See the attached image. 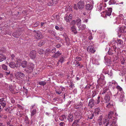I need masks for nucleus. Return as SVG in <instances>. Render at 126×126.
<instances>
[{
  "instance_id": "nucleus-39",
  "label": "nucleus",
  "mask_w": 126,
  "mask_h": 126,
  "mask_svg": "<svg viewBox=\"0 0 126 126\" xmlns=\"http://www.w3.org/2000/svg\"><path fill=\"white\" fill-rule=\"evenodd\" d=\"M94 113H91L88 116V118L90 119H92L94 117Z\"/></svg>"
},
{
  "instance_id": "nucleus-13",
  "label": "nucleus",
  "mask_w": 126,
  "mask_h": 126,
  "mask_svg": "<svg viewBox=\"0 0 126 126\" xmlns=\"http://www.w3.org/2000/svg\"><path fill=\"white\" fill-rule=\"evenodd\" d=\"M104 62L106 65H108V66H109L111 62V59L109 58H108L107 56H105Z\"/></svg>"
},
{
  "instance_id": "nucleus-61",
  "label": "nucleus",
  "mask_w": 126,
  "mask_h": 126,
  "mask_svg": "<svg viewBox=\"0 0 126 126\" xmlns=\"http://www.w3.org/2000/svg\"><path fill=\"white\" fill-rule=\"evenodd\" d=\"M58 0H52L53 1L54 3L55 4H57V3Z\"/></svg>"
},
{
  "instance_id": "nucleus-17",
  "label": "nucleus",
  "mask_w": 126,
  "mask_h": 126,
  "mask_svg": "<svg viewBox=\"0 0 126 126\" xmlns=\"http://www.w3.org/2000/svg\"><path fill=\"white\" fill-rule=\"evenodd\" d=\"M87 50L88 52L91 53H94L95 51L94 47L91 46H89L88 47Z\"/></svg>"
},
{
  "instance_id": "nucleus-33",
  "label": "nucleus",
  "mask_w": 126,
  "mask_h": 126,
  "mask_svg": "<svg viewBox=\"0 0 126 126\" xmlns=\"http://www.w3.org/2000/svg\"><path fill=\"white\" fill-rule=\"evenodd\" d=\"M71 32L74 33L75 34H76L77 33L75 27L74 26H73L71 27Z\"/></svg>"
},
{
  "instance_id": "nucleus-54",
  "label": "nucleus",
  "mask_w": 126,
  "mask_h": 126,
  "mask_svg": "<svg viewBox=\"0 0 126 126\" xmlns=\"http://www.w3.org/2000/svg\"><path fill=\"white\" fill-rule=\"evenodd\" d=\"M40 24V22L39 21L36 22L34 24V27H36L38 26Z\"/></svg>"
},
{
  "instance_id": "nucleus-19",
  "label": "nucleus",
  "mask_w": 126,
  "mask_h": 126,
  "mask_svg": "<svg viewBox=\"0 0 126 126\" xmlns=\"http://www.w3.org/2000/svg\"><path fill=\"white\" fill-rule=\"evenodd\" d=\"M30 56L31 59H34L36 57V52L34 50L31 51L30 54Z\"/></svg>"
},
{
  "instance_id": "nucleus-14",
  "label": "nucleus",
  "mask_w": 126,
  "mask_h": 126,
  "mask_svg": "<svg viewBox=\"0 0 126 126\" xmlns=\"http://www.w3.org/2000/svg\"><path fill=\"white\" fill-rule=\"evenodd\" d=\"M16 75L17 78L19 79H23L25 76V75L23 73L20 72H17L16 74Z\"/></svg>"
},
{
  "instance_id": "nucleus-41",
  "label": "nucleus",
  "mask_w": 126,
  "mask_h": 126,
  "mask_svg": "<svg viewBox=\"0 0 126 126\" xmlns=\"http://www.w3.org/2000/svg\"><path fill=\"white\" fill-rule=\"evenodd\" d=\"M85 33V34H86L87 35H90L92 34V33L91 30L89 29H88L87 31H86Z\"/></svg>"
},
{
  "instance_id": "nucleus-18",
  "label": "nucleus",
  "mask_w": 126,
  "mask_h": 126,
  "mask_svg": "<svg viewBox=\"0 0 126 126\" xmlns=\"http://www.w3.org/2000/svg\"><path fill=\"white\" fill-rule=\"evenodd\" d=\"M78 7L79 9H82L84 6V4L83 1H80L78 3Z\"/></svg>"
},
{
  "instance_id": "nucleus-34",
  "label": "nucleus",
  "mask_w": 126,
  "mask_h": 126,
  "mask_svg": "<svg viewBox=\"0 0 126 126\" xmlns=\"http://www.w3.org/2000/svg\"><path fill=\"white\" fill-rule=\"evenodd\" d=\"M86 25L84 24H83L82 25V26L79 25L78 27L79 28V30H84L86 28Z\"/></svg>"
},
{
  "instance_id": "nucleus-23",
  "label": "nucleus",
  "mask_w": 126,
  "mask_h": 126,
  "mask_svg": "<svg viewBox=\"0 0 126 126\" xmlns=\"http://www.w3.org/2000/svg\"><path fill=\"white\" fill-rule=\"evenodd\" d=\"M27 62L25 60H23L21 62V65L23 68H25L27 67L28 65Z\"/></svg>"
},
{
  "instance_id": "nucleus-11",
  "label": "nucleus",
  "mask_w": 126,
  "mask_h": 126,
  "mask_svg": "<svg viewBox=\"0 0 126 126\" xmlns=\"http://www.w3.org/2000/svg\"><path fill=\"white\" fill-rule=\"evenodd\" d=\"M118 33H120V35L123 33L126 32V27L125 26H123L120 28H118Z\"/></svg>"
},
{
  "instance_id": "nucleus-36",
  "label": "nucleus",
  "mask_w": 126,
  "mask_h": 126,
  "mask_svg": "<svg viewBox=\"0 0 126 126\" xmlns=\"http://www.w3.org/2000/svg\"><path fill=\"white\" fill-rule=\"evenodd\" d=\"M113 102L112 101H110L106 106L107 108H109L112 107L113 106Z\"/></svg>"
},
{
  "instance_id": "nucleus-24",
  "label": "nucleus",
  "mask_w": 126,
  "mask_h": 126,
  "mask_svg": "<svg viewBox=\"0 0 126 126\" xmlns=\"http://www.w3.org/2000/svg\"><path fill=\"white\" fill-rule=\"evenodd\" d=\"M106 6V5L104 3L102 2L101 3L99 6H98V8L99 10H103L104 9V8Z\"/></svg>"
},
{
  "instance_id": "nucleus-21",
  "label": "nucleus",
  "mask_w": 126,
  "mask_h": 126,
  "mask_svg": "<svg viewBox=\"0 0 126 126\" xmlns=\"http://www.w3.org/2000/svg\"><path fill=\"white\" fill-rule=\"evenodd\" d=\"M72 15L71 14L69 16L66 15L64 17V19L66 22H69L72 19Z\"/></svg>"
},
{
  "instance_id": "nucleus-9",
  "label": "nucleus",
  "mask_w": 126,
  "mask_h": 126,
  "mask_svg": "<svg viewBox=\"0 0 126 126\" xmlns=\"http://www.w3.org/2000/svg\"><path fill=\"white\" fill-rule=\"evenodd\" d=\"M101 94L103 95L105 94L106 95H110L111 93L110 90L108 88H104L103 90L101 91Z\"/></svg>"
},
{
  "instance_id": "nucleus-57",
  "label": "nucleus",
  "mask_w": 126,
  "mask_h": 126,
  "mask_svg": "<svg viewBox=\"0 0 126 126\" xmlns=\"http://www.w3.org/2000/svg\"><path fill=\"white\" fill-rule=\"evenodd\" d=\"M51 50L49 48H47L45 52L46 53H49L50 52Z\"/></svg>"
},
{
  "instance_id": "nucleus-44",
  "label": "nucleus",
  "mask_w": 126,
  "mask_h": 126,
  "mask_svg": "<svg viewBox=\"0 0 126 126\" xmlns=\"http://www.w3.org/2000/svg\"><path fill=\"white\" fill-rule=\"evenodd\" d=\"M1 67L2 69L5 70H7V66L4 64H3L1 65Z\"/></svg>"
},
{
  "instance_id": "nucleus-32",
  "label": "nucleus",
  "mask_w": 126,
  "mask_h": 126,
  "mask_svg": "<svg viewBox=\"0 0 126 126\" xmlns=\"http://www.w3.org/2000/svg\"><path fill=\"white\" fill-rule=\"evenodd\" d=\"M66 115H63L61 116L60 117L59 119L60 120L62 121H64L66 120Z\"/></svg>"
},
{
  "instance_id": "nucleus-10",
  "label": "nucleus",
  "mask_w": 126,
  "mask_h": 126,
  "mask_svg": "<svg viewBox=\"0 0 126 126\" xmlns=\"http://www.w3.org/2000/svg\"><path fill=\"white\" fill-rule=\"evenodd\" d=\"M117 85V83L114 80L112 81L111 82H110L108 83L109 87L110 88H111L113 89L115 88V87Z\"/></svg>"
},
{
  "instance_id": "nucleus-12",
  "label": "nucleus",
  "mask_w": 126,
  "mask_h": 126,
  "mask_svg": "<svg viewBox=\"0 0 126 126\" xmlns=\"http://www.w3.org/2000/svg\"><path fill=\"white\" fill-rule=\"evenodd\" d=\"M117 19L118 21L120 20L121 22H122V24L126 25V20L123 19V16L122 15H120V16H119L117 18Z\"/></svg>"
},
{
  "instance_id": "nucleus-35",
  "label": "nucleus",
  "mask_w": 126,
  "mask_h": 126,
  "mask_svg": "<svg viewBox=\"0 0 126 126\" xmlns=\"http://www.w3.org/2000/svg\"><path fill=\"white\" fill-rule=\"evenodd\" d=\"M24 122L26 124H29L30 122L29 118L27 116V115L25 116V117L24 119Z\"/></svg>"
},
{
  "instance_id": "nucleus-60",
  "label": "nucleus",
  "mask_w": 126,
  "mask_h": 126,
  "mask_svg": "<svg viewBox=\"0 0 126 126\" xmlns=\"http://www.w3.org/2000/svg\"><path fill=\"white\" fill-rule=\"evenodd\" d=\"M56 48H54L53 49H52V53H55L56 51Z\"/></svg>"
},
{
  "instance_id": "nucleus-26",
  "label": "nucleus",
  "mask_w": 126,
  "mask_h": 126,
  "mask_svg": "<svg viewBox=\"0 0 126 126\" xmlns=\"http://www.w3.org/2000/svg\"><path fill=\"white\" fill-rule=\"evenodd\" d=\"M67 120L69 122H72L73 120V117L72 114H70L69 115L67 118Z\"/></svg>"
},
{
  "instance_id": "nucleus-30",
  "label": "nucleus",
  "mask_w": 126,
  "mask_h": 126,
  "mask_svg": "<svg viewBox=\"0 0 126 126\" xmlns=\"http://www.w3.org/2000/svg\"><path fill=\"white\" fill-rule=\"evenodd\" d=\"M101 111L100 109L99 108H97L95 109V111L94 113L96 115H98L100 113Z\"/></svg>"
},
{
  "instance_id": "nucleus-1",
  "label": "nucleus",
  "mask_w": 126,
  "mask_h": 126,
  "mask_svg": "<svg viewBox=\"0 0 126 126\" xmlns=\"http://www.w3.org/2000/svg\"><path fill=\"white\" fill-rule=\"evenodd\" d=\"M113 114V112L112 111H110L109 113L108 114L109 120L108 122L106 123L104 119L103 124L104 126H113L116 123V119L112 117ZM105 120H106L105 119Z\"/></svg>"
},
{
  "instance_id": "nucleus-20",
  "label": "nucleus",
  "mask_w": 126,
  "mask_h": 126,
  "mask_svg": "<svg viewBox=\"0 0 126 126\" xmlns=\"http://www.w3.org/2000/svg\"><path fill=\"white\" fill-rule=\"evenodd\" d=\"M85 7L86 10L88 11H90L92 10L93 6L91 3H87L85 5Z\"/></svg>"
},
{
  "instance_id": "nucleus-25",
  "label": "nucleus",
  "mask_w": 126,
  "mask_h": 126,
  "mask_svg": "<svg viewBox=\"0 0 126 126\" xmlns=\"http://www.w3.org/2000/svg\"><path fill=\"white\" fill-rule=\"evenodd\" d=\"M8 64L9 66L11 68H14L16 67H17L16 64H15L14 62H11Z\"/></svg>"
},
{
  "instance_id": "nucleus-64",
  "label": "nucleus",
  "mask_w": 126,
  "mask_h": 126,
  "mask_svg": "<svg viewBox=\"0 0 126 126\" xmlns=\"http://www.w3.org/2000/svg\"><path fill=\"white\" fill-rule=\"evenodd\" d=\"M11 102L12 103H14L15 102V101L13 98H11Z\"/></svg>"
},
{
  "instance_id": "nucleus-53",
  "label": "nucleus",
  "mask_w": 126,
  "mask_h": 126,
  "mask_svg": "<svg viewBox=\"0 0 126 126\" xmlns=\"http://www.w3.org/2000/svg\"><path fill=\"white\" fill-rule=\"evenodd\" d=\"M65 123L63 122H61L59 123V125L60 126H64L65 125Z\"/></svg>"
},
{
  "instance_id": "nucleus-38",
  "label": "nucleus",
  "mask_w": 126,
  "mask_h": 126,
  "mask_svg": "<svg viewBox=\"0 0 126 126\" xmlns=\"http://www.w3.org/2000/svg\"><path fill=\"white\" fill-rule=\"evenodd\" d=\"M38 84L40 85L44 86L46 84V82L45 81H41L39 82Z\"/></svg>"
},
{
  "instance_id": "nucleus-8",
  "label": "nucleus",
  "mask_w": 126,
  "mask_h": 126,
  "mask_svg": "<svg viewBox=\"0 0 126 126\" xmlns=\"http://www.w3.org/2000/svg\"><path fill=\"white\" fill-rule=\"evenodd\" d=\"M119 92L118 91L117 93L116 94L114 95V96H118L119 101L122 102L123 100L124 95L123 93H119Z\"/></svg>"
},
{
  "instance_id": "nucleus-62",
  "label": "nucleus",
  "mask_w": 126,
  "mask_h": 126,
  "mask_svg": "<svg viewBox=\"0 0 126 126\" xmlns=\"http://www.w3.org/2000/svg\"><path fill=\"white\" fill-rule=\"evenodd\" d=\"M88 21V19L86 18H85L83 20V22L87 23Z\"/></svg>"
},
{
  "instance_id": "nucleus-7",
  "label": "nucleus",
  "mask_w": 126,
  "mask_h": 126,
  "mask_svg": "<svg viewBox=\"0 0 126 126\" xmlns=\"http://www.w3.org/2000/svg\"><path fill=\"white\" fill-rule=\"evenodd\" d=\"M33 32L34 36L36 39H40L42 37V35L41 32L39 31L34 30L33 31Z\"/></svg>"
},
{
  "instance_id": "nucleus-59",
  "label": "nucleus",
  "mask_w": 126,
  "mask_h": 126,
  "mask_svg": "<svg viewBox=\"0 0 126 126\" xmlns=\"http://www.w3.org/2000/svg\"><path fill=\"white\" fill-rule=\"evenodd\" d=\"M61 46V45L60 44H57L56 46V47L57 48H59Z\"/></svg>"
},
{
  "instance_id": "nucleus-22",
  "label": "nucleus",
  "mask_w": 126,
  "mask_h": 126,
  "mask_svg": "<svg viewBox=\"0 0 126 126\" xmlns=\"http://www.w3.org/2000/svg\"><path fill=\"white\" fill-rule=\"evenodd\" d=\"M3 98L0 99V104L2 106L3 108L5 107L6 105V101Z\"/></svg>"
},
{
  "instance_id": "nucleus-56",
  "label": "nucleus",
  "mask_w": 126,
  "mask_h": 126,
  "mask_svg": "<svg viewBox=\"0 0 126 126\" xmlns=\"http://www.w3.org/2000/svg\"><path fill=\"white\" fill-rule=\"evenodd\" d=\"M79 119L76 120H75L73 122V123H78L79 122Z\"/></svg>"
},
{
  "instance_id": "nucleus-31",
  "label": "nucleus",
  "mask_w": 126,
  "mask_h": 126,
  "mask_svg": "<svg viewBox=\"0 0 126 126\" xmlns=\"http://www.w3.org/2000/svg\"><path fill=\"white\" fill-rule=\"evenodd\" d=\"M6 58V57L5 56L2 54H0V62H2L5 60Z\"/></svg>"
},
{
  "instance_id": "nucleus-28",
  "label": "nucleus",
  "mask_w": 126,
  "mask_h": 126,
  "mask_svg": "<svg viewBox=\"0 0 126 126\" xmlns=\"http://www.w3.org/2000/svg\"><path fill=\"white\" fill-rule=\"evenodd\" d=\"M110 95H106L104 97V100L106 103L109 102L110 100Z\"/></svg>"
},
{
  "instance_id": "nucleus-51",
  "label": "nucleus",
  "mask_w": 126,
  "mask_h": 126,
  "mask_svg": "<svg viewBox=\"0 0 126 126\" xmlns=\"http://www.w3.org/2000/svg\"><path fill=\"white\" fill-rule=\"evenodd\" d=\"M91 86V85L90 84H87L85 87V88L87 89H89Z\"/></svg>"
},
{
  "instance_id": "nucleus-37",
  "label": "nucleus",
  "mask_w": 126,
  "mask_h": 126,
  "mask_svg": "<svg viewBox=\"0 0 126 126\" xmlns=\"http://www.w3.org/2000/svg\"><path fill=\"white\" fill-rule=\"evenodd\" d=\"M76 23L77 25H78V27L79 25H80L81 23V20L79 19H77L76 21Z\"/></svg>"
},
{
  "instance_id": "nucleus-42",
  "label": "nucleus",
  "mask_w": 126,
  "mask_h": 126,
  "mask_svg": "<svg viewBox=\"0 0 126 126\" xmlns=\"http://www.w3.org/2000/svg\"><path fill=\"white\" fill-rule=\"evenodd\" d=\"M116 2L115 0H110L109 3L110 5L114 4Z\"/></svg>"
},
{
  "instance_id": "nucleus-55",
  "label": "nucleus",
  "mask_w": 126,
  "mask_h": 126,
  "mask_svg": "<svg viewBox=\"0 0 126 126\" xmlns=\"http://www.w3.org/2000/svg\"><path fill=\"white\" fill-rule=\"evenodd\" d=\"M121 60V63L123 64H124L125 62V60L124 58H123V59H122Z\"/></svg>"
},
{
  "instance_id": "nucleus-4",
  "label": "nucleus",
  "mask_w": 126,
  "mask_h": 126,
  "mask_svg": "<svg viewBox=\"0 0 126 126\" xmlns=\"http://www.w3.org/2000/svg\"><path fill=\"white\" fill-rule=\"evenodd\" d=\"M34 68V65L32 63H29L25 71L27 73H31L33 72Z\"/></svg>"
},
{
  "instance_id": "nucleus-48",
  "label": "nucleus",
  "mask_w": 126,
  "mask_h": 126,
  "mask_svg": "<svg viewBox=\"0 0 126 126\" xmlns=\"http://www.w3.org/2000/svg\"><path fill=\"white\" fill-rule=\"evenodd\" d=\"M9 90L11 92H12L13 90V88L12 86V85L9 86Z\"/></svg>"
},
{
  "instance_id": "nucleus-46",
  "label": "nucleus",
  "mask_w": 126,
  "mask_h": 126,
  "mask_svg": "<svg viewBox=\"0 0 126 126\" xmlns=\"http://www.w3.org/2000/svg\"><path fill=\"white\" fill-rule=\"evenodd\" d=\"M54 3L53 1H52V0H51L50 2L48 3V6H50L53 5Z\"/></svg>"
},
{
  "instance_id": "nucleus-49",
  "label": "nucleus",
  "mask_w": 126,
  "mask_h": 126,
  "mask_svg": "<svg viewBox=\"0 0 126 126\" xmlns=\"http://www.w3.org/2000/svg\"><path fill=\"white\" fill-rule=\"evenodd\" d=\"M76 23V21L75 20H73L71 22V24L72 26H74Z\"/></svg>"
},
{
  "instance_id": "nucleus-27",
  "label": "nucleus",
  "mask_w": 126,
  "mask_h": 126,
  "mask_svg": "<svg viewBox=\"0 0 126 126\" xmlns=\"http://www.w3.org/2000/svg\"><path fill=\"white\" fill-rule=\"evenodd\" d=\"M62 53L59 51H57L55 54L52 55V57L55 58H57L59 56L61 55Z\"/></svg>"
},
{
  "instance_id": "nucleus-29",
  "label": "nucleus",
  "mask_w": 126,
  "mask_h": 126,
  "mask_svg": "<svg viewBox=\"0 0 126 126\" xmlns=\"http://www.w3.org/2000/svg\"><path fill=\"white\" fill-rule=\"evenodd\" d=\"M21 34L18 31L14 32L13 34V36L14 37L16 38H18L21 35Z\"/></svg>"
},
{
  "instance_id": "nucleus-50",
  "label": "nucleus",
  "mask_w": 126,
  "mask_h": 126,
  "mask_svg": "<svg viewBox=\"0 0 126 126\" xmlns=\"http://www.w3.org/2000/svg\"><path fill=\"white\" fill-rule=\"evenodd\" d=\"M93 94L92 95V97H94L96 94V92L95 91H93L92 92Z\"/></svg>"
},
{
  "instance_id": "nucleus-63",
  "label": "nucleus",
  "mask_w": 126,
  "mask_h": 126,
  "mask_svg": "<svg viewBox=\"0 0 126 126\" xmlns=\"http://www.w3.org/2000/svg\"><path fill=\"white\" fill-rule=\"evenodd\" d=\"M60 88L62 91H64L65 90V88L63 87H60Z\"/></svg>"
},
{
  "instance_id": "nucleus-52",
  "label": "nucleus",
  "mask_w": 126,
  "mask_h": 126,
  "mask_svg": "<svg viewBox=\"0 0 126 126\" xmlns=\"http://www.w3.org/2000/svg\"><path fill=\"white\" fill-rule=\"evenodd\" d=\"M72 126H80L79 124L78 123H73L72 125Z\"/></svg>"
},
{
  "instance_id": "nucleus-2",
  "label": "nucleus",
  "mask_w": 126,
  "mask_h": 126,
  "mask_svg": "<svg viewBox=\"0 0 126 126\" xmlns=\"http://www.w3.org/2000/svg\"><path fill=\"white\" fill-rule=\"evenodd\" d=\"M117 47L114 45H112V47L111 48H109V51L108 52V54L109 55H112L113 54H116L115 55L116 56L117 58H118V56L120 54L119 52L118 51H117L116 53V50H117L118 48L116 50Z\"/></svg>"
},
{
  "instance_id": "nucleus-43",
  "label": "nucleus",
  "mask_w": 126,
  "mask_h": 126,
  "mask_svg": "<svg viewBox=\"0 0 126 126\" xmlns=\"http://www.w3.org/2000/svg\"><path fill=\"white\" fill-rule=\"evenodd\" d=\"M64 57H61L60 58V60L59 61V62H60L61 63H62L64 61Z\"/></svg>"
},
{
  "instance_id": "nucleus-3",
  "label": "nucleus",
  "mask_w": 126,
  "mask_h": 126,
  "mask_svg": "<svg viewBox=\"0 0 126 126\" xmlns=\"http://www.w3.org/2000/svg\"><path fill=\"white\" fill-rule=\"evenodd\" d=\"M103 73L105 74H107L109 77L112 78L113 76L112 69L110 66L106 67L103 69Z\"/></svg>"
},
{
  "instance_id": "nucleus-58",
  "label": "nucleus",
  "mask_w": 126,
  "mask_h": 126,
  "mask_svg": "<svg viewBox=\"0 0 126 126\" xmlns=\"http://www.w3.org/2000/svg\"><path fill=\"white\" fill-rule=\"evenodd\" d=\"M77 61H80L81 60V57H76Z\"/></svg>"
},
{
  "instance_id": "nucleus-40",
  "label": "nucleus",
  "mask_w": 126,
  "mask_h": 126,
  "mask_svg": "<svg viewBox=\"0 0 126 126\" xmlns=\"http://www.w3.org/2000/svg\"><path fill=\"white\" fill-rule=\"evenodd\" d=\"M116 87V88L117 89L118 91L120 92V93H123L122 88L120 86L117 85Z\"/></svg>"
},
{
  "instance_id": "nucleus-6",
  "label": "nucleus",
  "mask_w": 126,
  "mask_h": 126,
  "mask_svg": "<svg viewBox=\"0 0 126 126\" xmlns=\"http://www.w3.org/2000/svg\"><path fill=\"white\" fill-rule=\"evenodd\" d=\"M37 109V105L36 104H34L31 105L30 108L31 116H33L36 114Z\"/></svg>"
},
{
  "instance_id": "nucleus-45",
  "label": "nucleus",
  "mask_w": 126,
  "mask_h": 126,
  "mask_svg": "<svg viewBox=\"0 0 126 126\" xmlns=\"http://www.w3.org/2000/svg\"><path fill=\"white\" fill-rule=\"evenodd\" d=\"M92 63L93 64H97V60L95 59H94L92 60Z\"/></svg>"
},
{
  "instance_id": "nucleus-47",
  "label": "nucleus",
  "mask_w": 126,
  "mask_h": 126,
  "mask_svg": "<svg viewBox=\"0 0 126 126\" xmlns=\"http://www.w3.org/2000/svg\"><path fill=\"white\" fill-rule=\"evenodd\" d=\"M44 43L43 41H42L39 43L38 46L39 47H41L42 45H43Z\"/></svg>"
},
{
  "instance_id": "nucleus-16",
  "label": "nucleus",
  "mask_w": 126,
  "mask_h": 126,
  "mask_svg": "<svg viewBox=\"0 0 126 126\" xmlns=\"http://www.w3.org/2000/svg\"><path fill=\"white\" fill-rule=\"evenodd\" d=\"M112 9L111 8H109L107 11L106 12L103 11L102 13H101V15H102V13H105V14L106 16H110L111 14V13L112 12Z\"/></svg>"
},
{
  "instance_id": "nucleus-15",
  "label": "nucleus",
  "mask_w": 126,
  "mask_h": 126,
  "mask_svg": "<svg viewBox=\"0 0 126 126\" xmlns=\"http://www.w3.org/2000/svg\"><path fill=\"white\" fill-rule=\"evenodd\" d=\"M96 104L95 101L93 99H91L89 101L88 106L91 108H92Z\"/></svg>"
},
{
  "instance_id": "nucleus-5",
  "label": "nucleus",
  "mask_w": 126,
  "mask_h": 126,
  "mask_svg": "<svg viewBox=\"0 0 126 126\" xmlns=\"http://www.w3.org/2000/svg\"><path fill=\"white\" fill-rule=\"evenodd\" d=\"M116 43L119 47L122 48L124 47L123 42L122 40L118 39L116 41L113 40L111 42V44L112 45H115V44H116Z\"/></svg>"
}]
</instances>
